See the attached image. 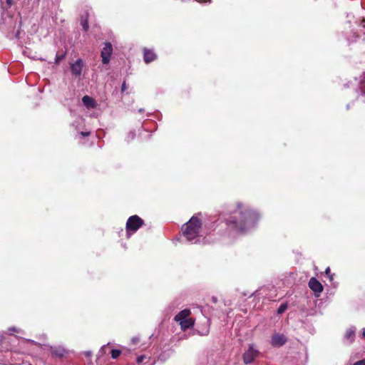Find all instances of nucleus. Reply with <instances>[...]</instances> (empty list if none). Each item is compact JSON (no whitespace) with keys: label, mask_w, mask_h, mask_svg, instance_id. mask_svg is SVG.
I'll return each mask as SVG.
<instances>
[{"label":"nucleus","mask_w":365,"mask_h":365,"mask_svg":"<svg viewBox=\"0 0 365 365\" xmlns=\"http://www.w3.org/2000/svg\"><path fill=\"white\" fill-rule=\"evenodd\" d=\"M194 323L195 321L192 319L188 318L187 319L182 320L180 322V328L182 331H185L187 329L192 328Z\"/></svg>","instance_id":"4468645a"},{"label":"nucleus","mask_w":365,"mask_h":365,"mask_svg":"<svg viewBox=\"0 0 365 365\" xmlns=\"http://www.w3.org/2000/svg\"><path fill=\"white\" fill-rule=\"evenodd\" d=\"M212 299V302H217L216 297H213Z\"/></svg>","instance_id":"bb28decb"},{"label":"nucleus","mask_w":365,"mask_h":365,"mask_svg":"<svg viewBox=\"0 0 365 365\" xmlns=\"http://www.w3.org/2000/svg\"><path fill=\"white\" fill-rule=\"evenodd\" d=\"M325 274L327 276H328V277L329 278L330 281H332L334 279V275L333 274H331V269L329 267H327L326 269H325Z\"/></svg>","instance_id":"a211bd4d"},{"label":"nucleus","mask_w":365,"mask_h":365,"mask_svg":"<svg viewBox=\"0 0 365 365\" xmlns=\"http://www.w3.org/2000/svg\"><path fill=\"white\" fill-rule=\"evenodd\" d=\"M65 57V54L62 55H56L55 58V63H58L61 60H63Z\"/></svg>","instance_id":"6ab92c4d"},{"label":"nucleus","mask_w":365,"mask_h":365,"mask_svg":"<svg viewBox=\"0 0 365 365\" xmlns=\"http://www.w3.org/2000/svg\"><path fill=\"white\" fill-rule=\"evenodd\" d=\"M110 353L111 357L113 359H115L120 356V354H121V351L118 349H112Z\"/></svg>","instance_id":"dca6fc26"},{"label":"nucleus","mask_w":365,"mask_h":365,"mask_svg":"<svg viewBox=\"0 0 365 365\" xmlns=\"http://www.w3.org/2000/svg\"><path fill=\"white\" fill-rule=\"evenodd\" d=\"M354 365H365V359L360 360L354 364Z\"/></svg>","instance_id":"4be33fe9"},{"label":"nucleus","mask_w":365,"mask_h":365,"mask_svg":"<svg viewBox=\"0 0 365 365\" xmlns=\"http://www.w3.org/2000/svg\"><path fill=\"white\" fill-rule=\"evenodd\" d=\"M88 11H85V13L83 14H81V24L83 27V29L84 31H88V29H89V26H88Z\"/></svg>","instance_id":"ddd939ff"},{"label":"nucleus","mask_w":365,"mask_h":365,"mask_svg":"<svg viewBox=\"0 0 365 365\" xmlns=\"http://www.w3.org/2000/svg\"><path fill=\"white\" fill-rule=\"evenodd\" d=\"M287 342V338L284 335L275 334L272 338V344L274 346H282Z\"/></svg>","instance_id":"6e6552de"},{"label":"nucleus","mask_w":365,"mask_h":365,"mask_svg":"<svg viewBox=\"0 0 365 365\" xmlns=\"http://www.w3.org/2000/svg\"><path fill=\"white\" fill-rule=\"evenodd\" d=\"M362 335L365 338V329L364 330Z\"/></svg>","instance_id":"cd10ccee"},{"label":"nucleus","mask_w":365,"mask_h":365,"mask_svg":"<svg viewBox=\"0 0 365 365\" xmlns=\"http://www.w3.org/2000/svg\"><path fill=\"white\" fill-rule=\"evenodd\" d=\"M113 53V46L110 42H106L104 47L101 52V56L102 58V63L103 64H108L110 61L111 54Z\"/></svg>","instance_id":"20e7f679"},{"label":"nucleus","mask_w":365,"mask_h":365,"mask_svg":"<svg viewBox=\"0 0 365 365\" xmlns=\"http://www.w3.org/2000/svg\"><path fill=\"white\" fill-rule=\"evenodd\" d=\"M80 135L83 137H87V136H89L91 135V133L90 132H81L80 133Z\"/></svg>","instance_id":"5701e85b"},{"label":"nucleus","mask_w":365,"mask_h":365,"mask_svg":"<svg viewBox=\"0 0 365 365\" xmlns=\"http://www.w3.org/2000/svg\"><path fill=\"white\" fill-rule=\"evenodd\" d=\"M259 218V215L256 211L237 202L235 209L231 210L230 216L225 219V224L229 230L237 233H244Z\"/></svg>","instance_id":"f257e3e1"},{"label":"nucleus","mask_w":365,"mask_h":365,"mask_svg":"<svg viewBox=\"0 0 365 365\" xmlns=\"http://www.w3.org/2000/svg\"><path fill=\"white\" fill-rule=\"evenodd\" d=\"M82 102L87 108H94L96 106L94 99L88 96H84L82 98Z\"/></svg>","instance_id":"f8f14e48"},{"label":"nucleus","mask_w":365,"mask_h":365,"mask_svg":"<svg viewBox=\"0 0 365 365\" xmlns=\"http://www.w3.org/2000/svg\"><path fill=\"white\" fill-rule=\"evenodd\" d=\"M85 355H86V356L88 357V356H91V352L90 351H86V352H85Z\"/></svg>","instance_id":"393cba45"},{"label":"nucleus","mask_w":365,"mask_h":365,"mask_svg":"<svg viewBox=\"0 0 365 365\" xmlns=\"http://www.w3.org/2000/svg\"><path fill=\"white\" fill-rule=\"evenodd\" d=\"M309 287L314 292V296L319 297L324 290L322 283L315 277H312L308 283Z\"/></svg>","instance_id":"39448f33"},{"label":"nucleus","mask_w":365,"mask_h":365,"mask_svg":"<svg viewBox=\"0 0 365 365\" xmlns=\"http://www.w3.org/2000/svg\"><path fill=\"white\" fill-rule=\"evenodd\" d=\"M49 350L53 357L59 359L64 357L68 354V351L61 346H51Z\"/></svg>","instance_id":"0eeeda50"},{"label":"nucleus","mask_w":365,"mask_h":365,"mask_svg":"<svg viewBox=\"0 0 365 365\" xmlns=\"http://www.w3.org/2000/svg\"><path fill=\"white\" fill-rule=\"evenodd\" d=\"M146 358L145 355H141L137 357L136 361L138 364H140L143 361V360Z\"/></svg>","instance_id":"412c9836"},{"label":"nucleus","mask_w":365,"mask_h":365,"mask_svg":"<svg viewBox=\"0 0 365 365\" xmlns=\"http://www.w3.org/2000/svg\"><path fill=\"white\" fill-rule=\"evenodd\" d=\"M200 213L193 215L182 227L184 236L189 241L195 239L199 235L202 227V220L200 218Z\"/></svg>","instance_id":"f03ea898"},{"label":"nucleus","mask_w":365,"mask_h":365,"mask_svg":"<svg viewBox=\"0 0 365 365\" xmlns=\"http://www.w3.org/2000/svg\"><path fill=\"white\" fill-rule=\"evenodd\" d=\"M12 0H6L8 4H11Z\"/></svg>","instance_id":"a878e982"},{"label":"nucleus","mask_w":365,"mask_h":365,"mask_svg":"<svg viewBox=\"0 0 365 365\" xmlns=\"http://www.w3.org/2000/svg\"><path fill=\"white\" fill-rule=\"evenodd\" d=\"M258 354V351L255 350L252 346H250L242 356L244 363L246 364L252 363Z\"/></svg>","instance_id":"423d86ee"},{"label":"nucleus","mask_w":365,"mask_h":365,"mask_svg":"<svg viewBox=\"0 0 365 365\" xmlns=\"http://www.w3.org/2000/svg\"><path fill=\"white\" fill-rule=\"evenodd\" d=\"M191 312L188 309H185L180 311L175 317L174 320L175 322H178L179 323L182 320H185L188 319V317L190 315Z\"/></svg>","instance_id":"9b49d317"},{"label":"nucleus","mask_w":365,"mask_h":365,"mask_svg":"<svg viewBox=\"0 0 365 365\" xmlns=\"http://www.w3.org/2000/svg\"><path fill=\"white\" fill-rule=\"evenodd\" d=\"M144 225V221L138 215H132L128 217L125 230L128 234L135 233L140 227Z\"/></svg>","instance_id":"7ed1b4c3"},{"label":"nucleus","mask_w":365,"mask_h":365,"mask_svg":"<svg viewBox=\"0 0 365 365\" xmlns=\"http://www.w3.org/2000/svg\"><path fill=\"white\" fill-rule=\"evenodd\" d=\"M287 304H280V306L279 307V308L277 309V313L282 314L287 310Z\"/></svg>","instance_id":"f3484780"},{"label":"nucleus","mask_w":365,"mask_h":365,"mask_svg":"<svg viewBox=\"0 0 365 365\" xmlns=\"http://www.w3.org/2000/svg\"><path fill=\"white\" fill-rule=\"evenodd\" d=\"M83 68V61L81 59H78L75 63L71 65V71L72 74L79 76L81 74Z\"/></svg>","instance_id":"1a4fd4ad"},{"label":"nucleus","mask_w":365,"mask_h":365,"mask_svg":"<svg viewBox=\"0 0 365 365\" xmlns=\"http://www.w3.org/2000/svg\"><path fill=\"white\" fill-rule=\"evenodd\" d=\"M140 339L138 336L133 337L132 339H131L132 345H137V344H138L140 343Z\"/></svg>","instance_id":"aec40b11"},{"label":"nucleus","mask_w":365,"mask_h":365,"mask_svg":"<svg viewBox=\"0 0 365 365\" xmlns=\"http://www.w3.org/2000/svg\"><path fill=\"white\" fill-rule=\"evenodd\" d=\"M157 55L153 50L148 48L143 49V59L146 63L155 61Z\"/></svg>","instance_id":"9d476101"},{"label":"nucleus","mask_w":365,"mask_h":365,"mask_svg":"<svg viewBox=\"0 0 365 365\" xmlns=\"http://www.w3.org/2000/svg\"><path fill=\"white\" fill-rule=\"evenodd\" d=\"M345 339L349 343H352L355 339V331L351 329H348L345 334Z\"/></svg>","instance_id":"2eb2a0df"},{"label":"nucleus","mask_w":365,"mask_h":365,"mask_svg":"<svg viewBox=\"0 0 365 365\" xmlns=\"http://www.w3.org/2000/svg\"><path fill=\"white\" fill-rule=\"evenodd\" d=\"M126 88H127L126 83H125V81H124L121 86V91L124 92L126 90Z\"/></svg>","instance_id":"b1692460"}]
</instances>
